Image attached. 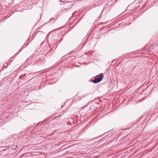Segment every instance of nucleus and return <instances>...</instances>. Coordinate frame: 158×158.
<instances>
[{
  "label": "nucleus",
  "instance_id": "f03ea898",
  "mask_svg": "<svg viewBox=\"0 0 158 158\" xmlns=\"http://www.w3.org/2000/svg\"><path fill=\"white\" fill-rule=\"evenodd\" d=\"M96 78L92 80V79L90 80V81L94 83H97L100 82L103 79V76L102 74H101L99 76V75L96 76Z\"/></svg>",
  "mask_w": 158,
  "mask_h": 158
},
{
  "label": "nucleus",
  "instance_id": "423d86ee",
  "mask_svg": "<svg viewBox=\"0 0 158 158\" xmlns=\"http://www.w3.org/2000/svg\"><path fill=\"white\" fill-rule=\"evenodd\" d=\"M19 54V52H17L15 55H14L13 57H11V59L12 58H14L17 55H18V54Z\"/></svg>",
  "mask_w": 158,
  "mask_h": 158
},
{
  "label": "nucleus",
  "instance_id": "0eeeda50",
  "mask_svg": "<svg viewBox=\"0 0 158 158\" xmlns=\"http://www.w3.org/2000/svg\"><path fill=\"white\" fill-rule=\"evenodd\" d=\"M51 20H52V19H50V21H51Z\"/></svg>",
  "mask_w": 158,
  "mask_h": 158
},
{
  "label": "nucleus",
  "instance_id": "20e7f679",
  "mask_svg": "<svg viewBox=\"0 0 158 158\" xmlns=\"http://www.w3.org/2000/svg\"><path fill=\"white\" fill-rule=\"evenodd\" d=\"M65 8L66 9H69L71 7V5L69 3H66L64 5Z\"/></svg>",
  "mask_w": 158,
  "mask_h": 158
},
{
  "label": "nucleus",
  "instance_id": "f257e3e1",
  "mask_svg": "<svg viewBox=\"0 0 158 158\" xmlns=\"http://www.w3.org/2000/svg\"><path fill=\"white\" fill-rule=\"evenodd\" d=\"M57 36L55 33H51L49 34L47 37L48 41H56L57 40Z\"/></svg>",
  "mask_w": 158,
  "mask_h": 158
},
{
  "label": "nucleus",
  "instance_id": "7ed1b4c3",
  "mask_svg": "<svg viewBox=\"0 0 158 158\" xmlns=\"http://www.w3.org/2000/svg\"><path fill=\"white\" fill-rule=\"evenodd\" d=\"M58 116H56L55 118H54L50 122V124H52V127H54L58 125L57 122L58 120L57 119Z\"/></svg>",
  "mask_w": 158,
  "mask_h": 158
},
{
  "label": "nucleus",
  "instance_id": "6e6552de",
  "mask_svg": "<svg viewBox=\"0 0 158 158\" xmlns=\"http://www.w3.org/2000/svg\"><path fill=\"white\" fill-rule=\"evenodd\" d=\"M59 2H61V1H61V0H59Z\"/></svg>",
  "mask_w": 158,
  "mask_h": 158
},
{
  "label": "nucleus",
  "instance_id": "39448f33",
  "mask_svg": "<svg viewBox=\"0 0 158 158\" xmlns=\"http://www.w3.org/2000/svg\"><path fill=\"white\" fill-rule=\"evenodd\" d=\"M24 76L25 77H27V76H26V73H25L24 74L21 75L20 76L19 78H23Z\"/></svg>",
  "mask_w": 158,
  "mask_h": 158
},
{
  "label": "nucleus",
  "instance_id": "1a4fd4ad",
  "mask_svg": "<svg viewBox=\"0 0 158 158\" xmlns=\"http://www.w3.org/2000/svg\"><path fill=\"white\" fill-rule=\"evenodd\" d=\"M103 10H104V9H103V10H102V12L103 11Z\"/></svg>",
  "mask_w": 158,
  "mask_h": 158
}]
</instances>
